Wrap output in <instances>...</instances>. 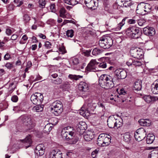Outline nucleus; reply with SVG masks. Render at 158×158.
<instances>
[{
	"label": "nucleus",
	"instance_id": "nucleus-20",
	"mask_svg": "<svg viewBox=\"0 0 158 158\" xmlns=\"http://www.w3.org/2000/svg\"><path fill=\"white\" fill-rule=\"evenodd\" d=\"M103 147L107 146L110 143L111 140L110 136L107 134H103Z\"/></svg>",
	"mask_w": 158,
	"mask_h": 158
},
{
	"label": "nucleus",
	"instance_id": "nucleus-17",
	"mask_svg": "<svg viewBox=\"0 0 158 158\" xmlns=\"http://www.w3.org/2000/svg\"><path fill=\"white\" fill-rule=\"evenodd\" d=\"M88 84L85 81H81L78 85V89L81 92H85L88 90Z\"/></svg>",
	"mask_w": 158,
	"mask_h": 158
},
{
	"label": "nucleus",
	"instance_id": "nucleus-2",
	"mask_svg": "<svg viewBox=\"0 0 158 158\" xmlns=\"http://www.w3.org/2000/svg\"><path fill=\"white\" fill-rule=\"evenodd\" d=\"M21 123L29 129H32L35 125V121L30 115H23L19 118Z\"/></svg>",
	"mask_w": 158,
	"mask_h": 158
},
{
	"label": "nucleus",
	"instance_id": "nucleus-36",
	"mask_svg": "<svg viewBox=\"0 0 158 158\" xmlns=\"http://www.w3.org/2000/svg\"><path fill=\"white\" fill-rule=\"evenodd\" d=\"M120 2L123 3V6L125 7L130 6L131 5V0H118Z\"/></svg>",
	"mask_w": 158,
	"mask_h": 158
},
{
	"label": "nucleus",
	"instance_id": "nucleus-35",
	"mask_svg": "<svg viewBox=\"0 0 158 158\" xmlns=\"http://www.w3.org/2000/svg\"><path fill=\"white\" fill-rule=\"evenodd\" d=\"M60 16L63 18H65L66 17L67 12L65 9L64 8L62 7L60 8L59 11Z\"/></svg>",
	"mask_w": 158,
	"mask_h": 158
},
{
	"label": "nucleus",
	"instance_id": "nucleus-29",
	"mask_svg": "<svg viewBox=\"0 0 158 158\" xmlns=\"http://www.w3.org/2000/svg\"><path fill=\"white\" fill-rule=\"evenodd\" d=\"M106 37L104 38H101L99 41V45L101 47L104 49H106Z\"/></svg>",
	"mask_w": 158,
	"mask_h": 158
},
{
	"label": "nucleus",
	"instance_id": "nucleus-13",
	"mask_svg": "<svg viewBox=\"0 0 158 158\" xmlns=\"http://www.w3.org/2000/svg\"><path fill=\"white\" fill-rule=\"evenodd\" d=\"M114 73L118 79H124L127 76L126 71L121 69H116Z\"/></svg>",
	"mask_w": 158,
	"mask_h": 158
},
{
	"label": "nucleus",
	"instance_id": "nucleus-46",
	"mask_svg": "<svg viewBox=\"0 0 158 158\" xmlns=\"http://www.w3.org/2000/svg\"><path fill=\"white\" fill-rule=\"evenodd\" d=\"M61 86L64 89H68L70 87V85L69 82L66 81L63 83Z\"/></svg>",
	"mask_w": 158,
	"mask_h": 158
},
{
	"label": "nucleus",
	"instance_id": "nucleus-24",
	"mask_svg": "<svg viewBox=\"0 0 158 158\" xmlns=\"http://www.w3.org/2000/svg\"><path fill=\"white\" fill-rule=\"evenodd\" d=\"M134 90L136 91L140 90L142 88V81L140 80H137L134 84Z\"/></svg>",
	"mask_w": 158,
	"mask_h": 158
},
{
	"label": "nucleus",
	"instance_id": "nucleus-30",
	"mask_svg": "<svg viewBox=\"0 0 158 158\" xmlns=\"http://www.w3.org/2000/svg\"><path fill=\"white\" fill-rule=\"evenodd\" d=\"M106 49L109 48L113 44V40L110 37H106Z\"/></svg>",
	"mask_w": 158,
	"mask_h": 158
},
{
	"label": "nucleus",
	"instance_id": "nucleus-55",
	"mask_svg": "<svg viewBox=\"0 0 158 158\" xmlns=\"http://www.w3.org/2000/svg\"><path fill=\"white\" fill-rule=\"evenodd\" d=\"M134 60L132 59H130L127 61L126 64L128 66L133 65Z\"/></svg>",
	"mask_w": 158,
	"mask_h": 158
},
{
	"label": "nucleus",
	"instance_id": "nucleus-49",
	"mask_svg": "<svg viewBox=\"0 0 158 158\" xmlns=\"http://www.w3.org/2000/svg\"><path fill=\"white\" fill-rule=\"evenodd\" d=\"M14 2L17 6L19 7L23 3V0H14Z\"/></svg>",
	"mask_w": 158,
	"mask_h": 158
},
{
	"label": "nucleus",
	"instance_id": "nucleus-61",
	"mask_svg": "<svg viewBox=\"0 0 158 158\" xmlns=\"http://www.w3.org/2000/svg\"><path fill=\"white\" fill-rule=\"evenodd\" d=\"M50 9L51 11L55 12L56 11V9L55 7V5L54 4H52L50 6Z\"/></svg>",
	"mask_w": 158,
	"mask_h": 158
},
{
	"label": "nucleus",
	"instance_id": "nucleus-23",
	"mask_svg": "<svg viewBox=\"0 0 158 158\" xmlns=\"http://www.w3.org/2000/svg\"><path fill=\"white\" fill-rule=\"evenodd\" d=\"M144 7H143V3L139 4L136 9L137 13L139 14H145Z\"/></svg>",
	"mask_w": 158,
	"mask_h": 158
},
{
	"label": "nucleus",
	"instance_id": "nucleus-45",
	"mask_svg": "<svg viewBox=\"0 0 158 158\" xmlns=\"http://www.w3.org/2000/svg\"><path fill=\"white\" fill-rule=\"evenodd\" d=\"M66 35L68 37L72 38L74 35V31L72 29L68 30L66 32Z\"/></svg>",
	"mask_w": 158,
	"mask_h": 158
},
{
	"label": "nucleus",
	"instance_id": "nucleus-38",
	"mask_svg": "<svg viewBox=\"0 0 158 158\" xmlns=\"http://www.w3.org/2000/svg\"><path fill=\"white\" fill-rule=\"evenodd\" d=\"M148 158H158V152L152 151L149 153Z\"/></svg>",
	"mask_w": 158,
	"mask_h": 158
},
{
	"label": "nucleus",
	"instance_id": "nucleus-40",
	"mask_svg": "<svg viewBox=\"0 0 158 158\" xmlns=\"http://www.w3.org/2000/svg\"><path fill=\"white\" fill-rule=\"evenodd\" d=\"M64 2L67 4L73 6H74L78 3L76 0H64Z\"/></svg>",
	"mask_w": 158,
	"mask_h": 158
},
{
	"label": "nucleus",
	"instance_id": "nucleus-1",
	"mask_svg": "<svg viewBox=\"0 0 158 158\" xmlns=\"http://www.w3.org/2000/svg\"><path fill=\"white\" fill-rule=\"evenodd\" d=\"M113 82L112 77L106 74L101 75L99 80V85L102 88L106 89L113 88L114 86Z\"/></svg>",
	"mask_w": 158,
	"mask_h": 158
},
{
	"label": "nucleus",
	"instance_id": "nucleus-5",
	"mask_svg": "<svg viewBox=\"0 0 158 158\" xmlns=\"http://www.w3.org/2000/svg\"><path fill=\"white\" fill-rule=\"evenodd\" d=\"M122 119L119 118L118 119H115L114 117H110L107 119V123L108 127L110 128L118 129L121 127L123 125Z\"/></svg>",
	"mask_w": 158,
	"mask_h": 158
},
{
	"label": "nucleus",
	"instance_id": "nucleus-37",
	"mask_svg": "<svg viewBox=\"0 0 158 158\" xmlns=\"http://www.w3.org/2000/svg\"><path fill=\"white\" fill-rule=\"evenodd\" d=\"M43 106L37 105L33 108L32 110L34 112H40L43 111Z\"/></svg>",
	"mask_w": 158,
	"mask_h": 158
},
{
	"label": "nucleus",
	"instance_id": "nucleus-57",
	"mask_svg": "<svg viewBox=\"0 0 158 158\" xmlns=\"http://www.w3.org/2000/svg\"><path fill=\"white\" fill-rule=\"evenodd\" d=\"M6 33L7 35H10L12 33V30L10 28H7L6 29Z\"/></svg>",
	"mask_w": 158,
	"mask_h": 158
},
{
	"label": "nucleus",
	"instance_id": "nucleus-26",
	"mask_svg": "<svg viewBox=\"0 0 158 158\" xmlns=\"http://www.w3.org/2000/svg\"><path fill=\"white\" fill-rule=\"evenodd\" d=\"M22 142L28 145L26 146V148L29 147L32 143V141L30 135L27 136L24 140H21Z\"/></svg>",
	"mask_w": 158,
	"mask_h": 158
},
{
	"label": "nucleus",
	"instance_id": "nucleus-12",
	"mask_svg": "<svg viewBox=\"0 0 158 158\" xmlns=\"http://www.w3.org/2000/svg\"><path fill=\"white\" fill-rule=\"evenodd\" d=\"M118 95V98H120L123 102H124L128 97V94L127 91L123 88L119 90L118 89L117 90Z\"/></svg>",
	"mask_w": 158,
	"mask_h": 158
},
{
	"label": "nucleus",
	"instance_id": "nucleus-3",
	"mask_svg": "<svg viewBox=\"0 0 158 158\" xmlns=\"http://www.w3.org/2000/svg\"><path fill=\"white\" fill-rule=\"evenodd\" d=\"M96 106V104L94 103L85 104L81 108L80 114L83 117L87 118L89 116L91 111H94Z\"/></svg>",
	"mask_w": 158,
	"mask_h": 158
},
{
	"label": "nucleus",
	"instance_id": "nucleus-42",
	"mask_svg": "<svg viewBox=\"0 0 158 158\" xmlns=\"http://www.w3.org/2000/svg\"><path fill=\"white\" fill-rule=\"evenodd\" d=\"M68 140H69V143L71 144H75L77 141V139L73 136L69 138Z\"/></svg>",
	"mask_w": 158,
	"mask_h": 158
},
{
	"label": "nucleus",
	"instance_id": "nucleus-27",
	"mask_svg": "<svg viewBox=\"0 0 158 158\" xmlns=\"http://www.w3.org/2000/svg\"><path fill=\"white\" fill-rule=\"evenodd\" d=\"M143 98L145 101L148 103H150L156 100L155 97L150 95H145Z\"/></svg>",
	"mask_w": 158,
	"mask_h": 158
},
{
	"label": "nucleus",
	"instance_id": "nucleus-51",
	"mask_svg": "<svg viewBox=\"0 0 158 158\" xmlns=\"http://www.w3.org/2000/svg\"><path fill=\"white\" fill-rule=\"evenodd\" d=\"M140 26H142L145 23V21L143 19H138L137 22Z\"/></svg>",
	"mask_w": 158,
	"mask_h": 158
},
{
	"label": "nucleus",
	"instance_id": "nucleus-60",
	"mask_svg": "<svg viewBox=\"0 0 158 158\" xmlns=\"http://www.w3.org/2000/svg\"><path fill=\"white\" fill-rule=\"evenodd\" d=\"M45 46L47 48H50L51 46V44L48 41H46L45 43Z\"/></svg>",
	"mask_w": 158,
	"mask_h": 158
},
{
	"label": "nucleus",
	"instance_id": "nucleus-28",
	"mask_svg": "<svg viewBox=\"0 0 158 158\" xmlns=\"http://www.w3.org/2000/svg\"><path fill=\"white\" fill-rule=\"evenodd\" d=\"M155 138V136L153 134H148L147 137L146 142L147 143L150 144L153 143Z\"/></svg>",
	"mask_w": 158,
	"mask_h": 158
},
{
	"label": "nucleus",
	"instance_id": "nucleus-10",
	"mask_svg": "<svg viewBox=\"0 0 158 158\" xmlns=\"http://www.w3.org/2000/svg\"><path fill=\"white\" fill-rule=\"evenodd\" d=\"M62 153L58 150H53L49 153V158H62Z\"/></svg>",
	"mask_w": 158,
	"mask_h": 158
},
{
	"label": "nucleus",
	"instance_id": "nucleus-47",
	"mask_svg": "<svg viewBox=\"0 0 158 158\" xmlns=\"http://www.w3.org/2000/svg\"><path fill=\"white\" fill-rule=\"evenodd\" d=\"M58 51L62 54H64L66 52L65 48L64 46L60 47L59 48Z\"/></svg>",
	"mask_w": 158,
	"mask_h": 158
},
{
	"label": "nucleus",
	"instance_id": "nucleus-63",
	"mask_svg": "<svg viewBox=\"0 0 158 158\" xmlns=\"http://www.w3.org/2000/svg\"><path fill=\"white\" fill-rule=\"evenodd\" d=\"M4 59L5 60H9L10 58V55L8 53H7L4 56Z\"/></svg>",
	"mask_w": 158,
	"mask_h": 158
},
{
	"label": "nucleus",
	"instance_id": "nucleus-25",
	"mask_svg": "<svg viewBox=\"0 0 158 158\" xmlns=\"http://www.w3.org/2000/svg\"><path fill=\"white\" fill-rule=\"evenodd\" d=\"M140 124L144 126H148L151 125V121L149 119H141L139 121Z\"/></svg>",
	"mask_w": 158,
	"mask_h": 158
},
{
	"label": "nucleus",
	"instance_id": "nucleus-14",
	"mask_svg": "<svg viewBox=\"0 0 158 158\" xmlns=\"http://www.w3.org/2000/svg\"><path fill=\"white\" fill-rule=\"evenodd\" d=\"M87 125L84 122H80L76 126V130L81 134L84 132L86 129Z\"/></svg>",
	"mask_w": 158,
	"mask_h": 158
},
{
	"label": "nucleus",
	"instance_id": "nucleus-33",
	"mask_svg": "<svg viewBox=\"0 0 158 158\" xmlns=\"http://www.w3.org/2000/svg\"><path fill=\"white\" fill-rule=\"evenodd\" d=\"M143 7H144L146 13H149L151 11L152 6L148 3L143 2Z\"/></svg>",
	"mask_w": 158,
	"mask_h": 158
},
{
	"label": "nucleus",
	"instance_id": "nucleus-58",
	"mask_svg": "<svg viewBox=\"0 0 158 158\" xmlns=\"http://www.w3.org/2000/svg\"><path fill=\"white\" fill-rule=\"evenodd\" d=\"M99 67L102 68H105L106 67V64L105 62L101 63L99 65Z\"/></svg>",
	"mask_w": 158,
	"mask_h": 158
},
{
	"label": "nucleus",
	"instance_id": "nucleus-11",
	"mask_svg": "<svg viewBox=\"0 0 158 158\" xmlns=\"http://www.w3.org/2000/svg\"><path fill=\"white\" fill-rule=\"evenodd\" d=\"M97 62L95 60H92L85 68V70L89 72L95 71L96 69Z\"/></svg>",
	"mask_w": 158,
	"mask_h": 158
},
{
	"label": "nucleus",
	"instance_id": "nucleus-41",
	"mask_svg": "<svg viewBox=\"0 0 158 158\" xmlns=\"http://www.w3.org/2000/svg\"><path fill=\"white\" fill-rule=\"evenodd\" d=\"M69 77L71 79H74L75 80H77L80 78H82L83 77V76L77 75H76L69 74Z\"/></svg>",
	"mask_w": 158,
	"mask_h": 158
},
{
	"label": "nucleus",
	"instance_id": "nucleus-62",
	"mask_svg": "<svg viewBox=\"0 0 158 158\" xmlns=\"http://www.w3.org/2000/svg\"><path fill=\"white\" fill-rule=\"evenodd\" d=\"M18 37L17 35L14 34L12 35L10 39L12 40H15L17 39Z\"/></svg>",
	"mask_w": 158,
	"mask_h": 158
},
{
	"label": "nucleus",
	"instance_id": "nucleus-8",
	"mask_svg": "<svg viewBox=\"0 0 158 158\" xmlns=\"http://www.w3.org/2000/svg\"><path fill=\"white\" fill-rule=\"evenodd\" d=\"M145 130L143 128H140L137 130L135 133V139L138 141H140L144 139L146 136Z\"/></svg>",
	"mask_w": 158,
	"mask_h": 158
},
{
	"label": "nucleus",
	"instance_id": "nucleus-56",
	"mask_svg": "<svg viewBox=\"0 0 158 158\" xmlns=\"http://www.w3.org/2000/svg\"><path fill=\"white\" fill-rule=\"evenodd\" d=\"M5 66L8 69H11L13 67V64L10 63H7L5 65Z\"/></svg>",
	"mask_w": 158,
	"mask_h": 158
},
{
	"label": "nucleus",
	"instance_id": "nucleus-15",
	"mask_svg": "<svg viewBox=\"0 0 158 158\" xmlns=\"http://www.w3.org/2000/svg\"><path fill=\"white\" fill-rule=\"evenodd\" d=\"M74 132L71 131H66L65 128L61 132V136L64 139L68 140L70 137L73 136Z\"/></svg>",
	"mask_w": 158,
	"mask_h": 158
},
{
	"label": "nucleus",
	"instance_id": "nucleus-64",
	"mask_svg": "<svg viewBox=\"0 0 158 158\" xmlns=\"http://www.w3.org/2000/svg\"><path fill=\"white\" fill-rule=\"evenodd\" d=\"M98 106L99 107H102V110H105V106L103 103L99 102L98 103Z\"/></svg>",
	"mask_w": 158,
	"mask_h": 158
},
{
	"label": "nucleus",
	"instance_id": "nucleus-32",
	"mask_svg": "<svg viewBox=\"0 0 158 158\" xmlns=\"http://www.w3.org/2000/svg\"><path fill=\"white\" fill-rule=\"evenodd\" d=\"M103 134H100L97 139V144L99 146L103 147Z\"/></svg>",
	"mask_w": 158,
	"mask_h": 158
},
{
	"label": "nucleus",
	"instance_id": "nucleus-9",
	"mask_svg": "<svg viewBox=\"0 0 158 158\" xmlns=\"http://www.w3.org/2000/svg\"><path fill=\"white\" fill-rule=\"evenodd\" d=\"M130 53L132 56L138 59L141 58L143 56L142 50L139 48L132 47L130 50Z\"/></svg>",
	"mask_w": 158,
	"mask_h": 158
},
{
	"label": "nucleus",
	"instance_id": "nucleus-6",
	"mask_svg": "<svg viewBox=\"0 0 158 158\" xmlns=\"http://www.w3.org/2000/svg\"><path fill=\"white\" fill-rule=\"evenodd\" d=\"M63 105L61 102L59 101L54 102L51 107V111L56 115H58L60 114L63 111Z\"/></svg>",
	"mask_w": 158,
	"mask_h": 158
},
{
	"label": "nucleus",
	"instance_id": "nucleus-39",
	"mask_svg": "<svg viewBox=\"0 0 158 158\" xmlns=\"http://www.w3.org/2000/svg\"><path fill=\"white\" fill-rule=\"evenodd\" d=\"M139 18V16L137 15L134 16L132 19L128 20L127 22L129 24H134L137 22V20H138V19Z\"/></svg>",
	"mask_w": 158,
	"mask_h": 158
},
{
	"label": "nucleus",
	"instance_id": "nucleus-34",
	"mask_svg": "<svg viewBox=\"0 0 158 158\" xmlns=\"http://www.w3.org/2000/svg\"><path fill=\"white\" fill-rule=\"evenodd\" d=\"M103 51V50L96 48L93 50L92 54L94 56H97L101 54Z\"/></svg>",
	"mask_w": 158,
	"mask_h": 158
},
{
	"label": "nucleus",
	"instance_id": "nucleus-31",
	"mask_svg": "<svg viewBox=\"0 0 158 158\" xmlns=\"http://www.w3.org/2000/svg\"><path fill=\"white\" fill-rule=\"evenodd\" d=\"M123 137L124 140L126 142L129 143L131 140V137L129 132H126L123 134Z\"/></svg>",
	"mask_w": 158,
	"mask_h": 158
},
{
	"label": "nucleus",
	"instance_id": "nucleus-50",
	"mask_svg": "<svg viewBox=\"0 0 158 158\" xmlns=\"http://www.w3.org/2000/svg\"><path fill=\"white\" fill-rule=\"evenodd\" d=\"M71 65H75L79 63L78 59L77 58H74L70 62Z\"/></svg>",
	"mask_w": 158,
	"mask_h": 158
},
{
	"label": "nucleus",
	"instance_id": "nucleus-48",
	"mask_svg": "<svg viewBox=\"0 0 158 158\" xmlns=\"http://www.w3.org/2000/svg\"><path fill=\"white\" fill-rule=\"evenodd\" d=\"M142 65V62L138 60H134L133 65L135 66H139Z\"/></svg>",
	"mask_w": 158,
	"mask_h": 158
},
{
	"label": "nucleus",
	"instance_id": "nucleus-18",
	"mask_svg": "<svg viewBox=\"0 0 158 158\" xmlns=\"http://www.w3.org/2000/svg\"><path fill=\"white\" fill-rule=\"evenodd\" d=\"M44 145L40 144L36 147L35 152L38 156H41L44 153Z\"/></svg>",
	"mask_w": 158,
	"mask_h": 158
},
{
	"label": "nucleus",
	"instance_id": "nucleus-44",
	"mask_svg": "<svg viewBox=\"0 0 158 158\" xmlns=\"http://www.w3.org/2000/svg\"><path fill=\"white\" fill-rule=\"evenodd\" d=\"M127 18H124L121 22L118 25V26L117 28V30H120L121 28L125 24V21Z\"/></svg>",
	"mask_w": 158,
	"mask_h": 158
},
{
	"label": "nucleus",
	"instance_id": "nucleus-21",
	"mask_svg": "<svg viewBox=\"0 0 158 158\" xmlns=\"http://www.w3.org/2000/svg\"><path fill=\"white\" fill-rule=\"evenodd\" d=\"M151 90L154 94H158V79L155 80L151 85Z\"/></svg>",
	"mask_w": 158,
	"mask_h": 158
},
{
	"label": "nucleus",
	"instance_id": "nucleus-43",
	"mask_svg": "<svg viewBox=\"0 0 158 158\" xmlns=\"http://www.w3.org/2000/svg\"><path fill=\"white\" fill-rule=\"evenodd\" d=\"M39 6L42 8L45 7L46 2L45 0H39Z\"/></svg>",
	"mask_w": 158,
	"mask_h": 158
},
{
	"label": "nucleus",
	"instance_id": "nucleus-16",
	"mask_svg": "<svg viewBox=\"0 0 158 158\" xmlns=\"http://www.w3.org/2000/svg\"><path fill=\"white\" fill-rule=\"evenodd\" d=\"M85 3L89 8L93 9L98 5L96 0H85Z\"/></svg>",
	"mask_w": 158,
	"mask_h": 158
},
{
	"label": "nucleus",
	"instance_id": "nucleus-19",
	"mask_svg": "<svg viewBox=\"0 0 158 158\" xmlns=\"http://www.w3.org/2000/svg\"><path fill=\"white\" fill-rule=\"evenodd\" d=\"M144 34L147 35L152 36L155 34V30L152 27H145L143 29Z\"/></svg>",
	"mask_w": 158,
	"mask_h": 158
},
{
	"label": "nucleus",
	"instance_id": "nucleus-4",
	"mask_svg": "<svg viewBox=\"0 0 158 158\" xmlns=\"http://www.w3.org/2000/svg\"><path fill=\"white\" fill-rule=\"evenodd\" d=\"M126 34L129 37L137 39L141 36V32L139 28L135 26L129 27L126 31Z\"/></svg>",
	"mask_w": 158,
	"mask_h": 158
},
{
	"label": "nucleus",
	"instance_id": "nucleus-7",
	"mask_svg": "<svg viewBox=\"0 0 158 158\" xmlns=\"http://www.w3.org/2000/svg\"><path fill=\"white\" fill-rule=\"evenodd\" d=\"M30 99L34 104H40L43 100V96L41 93H35L32 94Z\"/></svg>",
	"mask_w": 158,
	"mask_h": 158
},
{
	"label": "nucleus",
	"instance_id": "nucleus-53",
	"mask_svg": "<svg viewBox=\"0 0 158 158\" xmlns=\"http://www.w3.org/2000/svg\"><path fill=\"white\" fill-rule=\"evenodd\" d=\"M23 19L26 22H27L30 20V17L28 15L25 14L23 16Z\"/></svg>",
	"mask_w": 158,
	"mask_h": 158
},
{
	"label": "nucleus",
	"instance_id": "nucleus-22",
	"mask_svg": "<svg viewBox=\"0 0 158 158\" xmlns=\"http://www.w3.org/2000/svg\"><path fill=\"white\" fill-rule=\"evenodd\" d=\"M83 137L85 141H90L94 137L93 133L91 131H88L84 134Z\"/></svg>",
	"mask_w": 158,
	"mask_h": 158
},
{
	"label": "nucleus",
	"instance_id": "nucleus-59",
	"mask_svg": "<svg viewBox=\"0 0 158 158\" xmlns=\"http://www.w3.org/2000/svg\"><path fill=\"white\" fill-rule=\"evenodd\" d=\"M98 153V151L97 150H95L93 151L91 153L92 156L93 158H95L97 156V155Z\"/></svg>",
	"mask_w": 158,
	"mask_h": 158
},
{
	"label": "nucleus",
	"instance_id": "nucleus-52",
	"mask_svg": "<svg viewBox=\"0 0 158 158\" xmlns=\"http://www.w3.org/2000/svg\"><path fill=\"white\" fill-rule=\"evenodd\" d=\"M53 83L55 84H60L62 82V80L60 78H57L56 79L54 80L53 81Z\"/></svg>",
	"mask_w": 158,
	"mask_h": 158
},
{
	"label": "nucleus",
	"instance_id": "nucleus-54",
	"mask_svg": "<svg viewBox=\"0 0 158 158\" xmlns=\"http://www.w3.org/2000/svg\"><path fill=\"white\" fill-rule=\"evenodd\" d=\"M11 100L13 102H16L18 100V97L17 95H13L11 97Z\"/></svg>",
	"mask_w": 158,
	"mask_h": 158
}]
</instances>
